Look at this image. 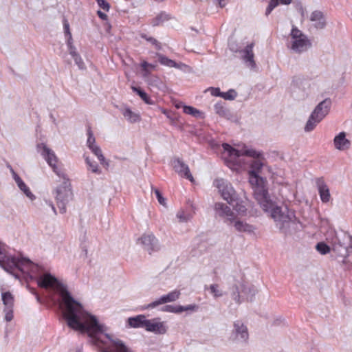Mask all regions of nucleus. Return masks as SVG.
Masks as SVG:
<instances>
[{
    "instance_id": "nucleus-33",
    "label": "nucleus",
    "mask_w": 352,
    "mask_h": 352,
    "mask_svg": "<svg viewBox=\"0 0 352 352\" xmlns=\"http://www.w3.org/2000/svg\"><path fill=\"white\" fill-rule=\"evenodd\" d=\"M210 292L214 297H220L223 295L222 292L219 289L217 284L211 285L210 287Z\"/></svg>"
},
{
    "instance_id": "nucleus-55",
    "label": "nucleus",
    "mask_w": 352,
    "mask_h": 352,
    "mask_svg": "<svg viewBox=\"0 0 352 352\" xmlns=\"http://www.w3.org/2000/svg\"><path fill=\"white\" fill-rule=\"evenodd\" d=\"M218 1H219V6H220L221 8H223V7H224V6H225V4H226V3H225V2H224V1H225V0H218Z\"/></svg>"
},
{
    "instance_id": "nucleus-36",
    "label": "nucleus",
    "mask_w": 352,
    "mask_h": 352,
    "mask_svg": "<svg viewBox=\"0 0 352 352\" xmlns=\"http://www.w3.org/2000/svg\"><path fill=\"white\" fill-rule=\"evenodd\" d=\"M85 161H86V163L88 164V166H89L91 170L93 173H100V171L98 169V166L96 162H91V160L89 159V157H86Z\"/></svg>"
},
{
    "instance_id": "nucleus-10",
    "label": "nucleus",
    "mask_w": 352,
    "mask_h": 352,
    "mask_svg": "<svg viewBox=\"0 0 352 352\" xmlns=\"http://www.w3.org/2000/svg\"><path fill=\"white\" fill-rule=\"evenodd\" d=\"M181 295L179 290H174L170 292H169L166 295H164L161 296L159 299L157 300L148 304L146 308L147 309H153L160 305L174 302L177 300Z\"/></svg>"
},
{
    "instance_id": "nucleus-18",
    "label": "nucleus",
    "mask_w": 352,
    "mask_h": 352,
    "mask_svg": "<svg viewBox=\"0 0 352 352\" xmlns=\"http://www.w3.org/2000/svg\"><path fill=\"white\" fill-rule=\"evenodd\" d=\"M229 224L233 225L236 230L241 232L251 233L254 230V228L252 225H250L243 221H240L237 216L235 217V219L232 223H230Z\"/></svg>"
},
{
    "instance_id": "nucleus-39",
    "label": "nucleus",
    "mask_w": 352,
    "mask_h": 352,
    "mask_svg": "<svg viewBox=\"0 0 352 352\" xmlns=\"http://www.w3.org/2000/svg\"><path fill=\"white\" fill-rule=\"evenodd\" d=\"M179 308L182 309V312L184 311H197L198 309V306L195 304L188 305L187 306H182L179 305Z\"/></svg>"
},
{
    "instance_id": "nucleus-26",
    "label": "nucleus",
    "mask_w": 352,
    "mask_h": 352,
    "mask_svg": "<svg viewBox=\"0 0 352 352\" xmlns=\"http://www.w3.org/2000/svg\"><path fill=\"white\" fill-rule=\"evenodd\" d=\"M234 207V209L237 212V215L239 216H245L246 213V208L243 204L242 201H239L238 199L234 203V205H232Z\"/></svg>"
},
{
    "instance_id": "nucleus-7",
    "label": "nucleus",
    "mask_w": 352,
    "mask_h": 352,
    "mask_svg": "<svg viewBox=\"0 0 352 352\" xmlns=\"http://www.w3.org/2000/svg\"><path fill=\"white\" fill-rule=\"evenodd\" d=\"M215 186L219 189L222 198L230 205H234L237 200V194L232 184L223 179H217L214 181Z\"/></svg>"
},
{
    "instance_id": "nucleus-30",
    "label": "nucleus",
    "mask_w": 352,
    "mask_h": 352,
    "mask_svg": "<svg viewBox=\"0 0 352 352\" xmlns=\"http://www.w3.org/2000/svg\"><path fill=\"white\" fill-rule=\"evenodd\" d=\"M316 250L322 254H326L330 252V248L322 242L318 243L316 245Z\"/></svg>"
},
{
    "instance_id": "nucleus-58",
    "label": "nucleus",
    "mask_w": 352,
    "mask_h": 352,
    "mask_svg": "<svg viewBox=\"0 0 352 352\" xmlns=\"http://www.w3.org/2000/svg\"><path fill=\"white\" fill-rule=\"evenodd\" d=\"M162 112H163L164 113H166V110H165V109L162 110Z\"/></svg>"
},
{
    "instance_id": "nucleus-32",
    "label": "nucleus",
    "mask_w": 352,
    "mask_h": 352,
    "mask_svg": "<svg viewBox=\"0 0 352 352\" xmlns=\"http://www.w3.org/2000/svg\"><path fill=\"white\" fill-rule=\"evenodd\" d=\"M279 4V0H270L266 9L265 14L269 15L271 12Z\"/></svg>"
},
{
    "instance_id": "nucleus-2",
    "label": "nucleus",
    "mask_w": 352,
    "mask_h": 352,
    "mask_svg": "<svg viewBox=\"0 0 352 352\" xmlns=\"http://www.w3.org/2000/svg\"><path fill=\"white\" fill-rule=\"evenodd\" d=\"M37 282L40 287L52 288L60 293L63 317L70 328L82 333H87L96 346V340H103L102 333L104 327L98 322L94 316L84 310L82 305L72 297L67 289L55 277L45 274L41 276Z\"/></svg>"
},
{
    "instance_id": "nucleus-21",
    "label": "nucleus",
    "mask_w": 352,
    "mask_h": 352,
    "mask_svg": "<svg viewBox=\"0 0 352 352\" xmlns=\"http://www.w3.org/2000/svg\"><path fill=\"white\" fill-rule=\"evenodd\" d=\"M234 327L236 336H240L243 340L248 338V329L241 321L235 322Z\"/></svg>"
},
{
    "instance_id": "nucleus-4",
    "label": "nucleus",
    "mask_w": 352,
    "mask_h": 352,
    "mask_svg": "<svg viewBox=\"0 0 352 352\" xmlns=\"http://www.w3.org/2000/svg\"><path fill=\"white\" fill-rule=\"evenodd\" d=\"M331 103L329 99H325L315 108L305 125L306 131L309 132L314 130L317 124L328 114Z\"/></svg>"
},
{
    "instance_id": "nucleus-14",
    "label": "nucleus",
    "mask_w": 352,
    "mask_h": 352,
    "mask_svg": "<svg viewBox=\"0 0 352 352\" xmlns=\"http://www.w3.org/2000/svg\"><path fill=\"white\" fill-rule=\"evenodd\" d=\"M43 154L45 156L46 161L48 164L52 168L53 170L58 175L60 176V174L63 173L58 170V168L56 165L58 162L57 157L54 155V153L46 146L43 147Z\"/></svg>"
},
{
    "instance_id": "nucleus-16",
    "label": "nucleus",
    "mask_w": 352,
    "mask_h": 352,
    "mask_svg": "<svg viewBox=\"0 0 352 352\" xmlns=\"http://www.w3.org/2000/svg\"><path fill=\"white\" fill-rule=\"evenodd\" d=\"M334 146L336 148L340 151H344L349 148L351 146L350 141L346 138V133L340 132L336 135L333 140Z\"/></svg>"
},
{
    "instance_id": "nucleus-44",
    "label": "nucleus",
    "mask_w": 352,
    "mask_h": 352,
    "mask_svg": "<svg viewBox=\"0 0 352 352\" xmlns=\"http://www.w3.org/2000/svg\"><path fill=\"white\" fill-rule=\"evenodd\" d=\"M177 217L181 221H186L191 218V216L186 217L184 211H180L177 213Z\"/></svg>"
},
{
    "instance_id": "nucleus-45",
    "label": "nucleus",
    "mask_w": 352,
    "mask_h": 352,
    "mask_svg": "<svg viewBox=\"0 0 352 352\" xmlns=\"http://www.w3.org/2000/svg\"><path fill=\"white\" fill-rule=\"evenodd\" d=\"M140 67L142 71L144 72L146 74H148L150 73V71L148 69V63L146 60H144L141 63Z\"/></svg>"
},
{
    "instance_id": "nucleus-57",
    "label": "nucleus",
    "mask_w": 352,
    "mask_h": 352,
    "mask_svg": "<svg viewBox=\"0 0 352 352\" xmlns=\"http://www.w3.org/2000/svg\"><path fill=\"white\" fill-rule=\"evenodd\" d=\"M52 210L56 212L55 208H54V206L53 205H52Z\"/></svg>"
},
{
    "instance_id": "nucleus-52",
    "label": "nucleus",
    "mask_w": 352,
    "mask_h": 352,
    "mask_svg": "<svg viewBox=\"0 0 352 352\" xmlns=\"http://www.w3.org/2000/svg\"><path fill=\"white\" fill-rule=\"evenodd\" d=\"M14 179L16 182V183L17 184V185L19 186V184H21L22 183L23 181L21 179V178L17 175L15 173H14Z\"/></svg>"
},
{
    "instance_id": "nucleus-38",
    "label": "nucleus",
    "mask_w": 352,
    "mask_h": 352,
    "mask_svg": "<svg viewBox=\"0 0 352 352\" xmlns=\"http://www.w3.org/2000/svg\"><path fill=\"white\" fill-rule=\"evenodd\" d=\"M63 28H64V32H65V35L69 36V42L72 39V34L70 32L69 25L68 23V21L65 19H64V20H63Z\"/></svg>"
},
{
    "instance_id": "nucleus-41",
    "label": "nucleus",
    "mask_w": 352,
    "mask_h": 352,
    "mask_svg": "<svg viewBox=\"0 0 352 352\" xmlns=\"http://www.w3.org/2000/svg\"><path fill=\"white\" fill-rule=\"evenodd\" d=\"M4 311L6 313V314H5L6 320L8 322L11 321L13 318L12 308H5Z\"/></svg>"
},
{
    "instance_id": "nucleus-43",
    "label": "nucleus",
    "mask_w": 352,
    "mask_h": 352,
    "mask_svg": "<svg viewBox=\"0 0 352 352\" xmlns=\"http://www.w3.org/2000/svg\"><path fill=\"white\" fill-rule=\"evenodd\" d=\"M208 89L210 91L212 96L222 98L223 92H221L219 88L210 87Z\"/></svg>"
},
{
    "instance_id": "nucleus-25",
    "label": "nucleus",
    "mask_w": 352,
    "mask_h": 352,
    "mask_svg": "<svg viewBox=\"0 0 352 352\" xmlns=\"http://www.w3.org/2000/svg\"><path fill=\"white\" fill-rule=\"evenodd\" d=\"M2 300L6 308H13L14 297L9 292L2 294Z\"/></svg>"
},
{
    "instance_id": "nucleus-15",
    "label": "nucleus",
    "mask_w": 352,
    "mask_h": 352,
    "mask_svg": "<svg viewBox=\"0 0 352 352\" xmlns=\"http://www.w3.org/2000/svg\"><path fill=\"white\" fill-rule=\"evenodd\" d=\"M309 20L316 29H323L326 25V20L323 13L319 10L312 12Z\"/></svg>"
},
{
    "instance_id": "nucleus-54",
    "label": "nucleus",
    "mask_w": 352,
    "mask_h": 352,
    "mask_svg": "<svg viewBox=\"0 0 352 352\" xmlns=\"http://www.w3.org/2000/svg\"><path fill=\"white\" fill-rule=\"evenodd\" d=\"M292 0H280V3L282 4L288 5L291 3Z\"/></svg>"
},
{
    "instance_id": "nucleus-50",
    "label": "nucleus",
    "mask_w": 352,
    "mask_h": 352,
    "mask_svg": "<svg viewBox=\"0 0 352 352\" xmlns=\"http://www.w3.org/2000/svg\"><path fill=\"white\" fill-rule=\"evenodd\" d=\"M23 192L32 199H33V197H34V195L31 192L28 187H27V188L24 190Z\"/></svg>"
},
{
    "instance_id": "nucleus-20",
    "label": "nucleus",
    "mask_w": 352,
    "mask_h": 352,
    "mask_svg": "<svg viewBox=\"0 0 352 352\" xmlns=\"http://www.w3.org/2000/svg\"><path fill=\"white\" fill-rule=\"evenodd\" d=\"M254 44L253 43L248 45L244 50L242 51L243 53V58L245 62L249 63L250 65L252 67H254L256 66L255 61L254 60V52L253 47Z\"/></svg>"
},
{
    "instance_id": "nucleus-35",
    "label": "nucleus",
    "mask_w": 352,
    "mask_h": 352,
    "mask_svg": "<svg viewBox=\"0 0 352 352\" xmlns=\"http://www.w3.org/2000/svg\"><path fill=\"white\" fill-rule=\"evenodd\" d=\"M87 135H88V138H87V144L88 147L89 148L92 146H94V143H95V138L94 136V134L92 133L91 127H89L87 129Z\"/></svg>"
},
{
    "instance_id": "nucleus-42",
    "label": "nucleus",
    "mask_w": 352,
    "mask_h": 352,
    "mask_svg": "<svg viewBox=\"0 0 352 352\" xmlns=\"http://www.w3.org/2000/svg\"><path fill=\"white\" fill-rule=\"evenodd\" d=\"M71 54L74 57L76 63L78 65L79 67L82 68L83 65V61L82 60L80 56L75 52H71Z\"/></svg>"
},
{
    "instance_id": "nucleus-13",
    "label": "nucleus",
    "mask_w": 352,
    "mask_h": 352,
    "mask_svg": "<svg viewBox=\"0 0 352 352\" xmlns=\"http://www.w3.org/2000/svg\"><path fill=\"white\" fill-rule=\"evenodd\" d=\"M316 184L318 190V193L321 201L323 203H327L330 201L331 195L328 186L326 184L323 177L317 178Z\"/></svg>"
},
{
    "instance_id": "nucleus-1",
    "label": "nucleus",
    "mask_w": 352,
    "mask_h": 352,
    "mask_svg": "<svg viewBox=\"0 0 352 352\" xmlns=\"http://www.w3.org/2000/svg\"><path fill=\"white\" fill-rule=\"evenodd\" d=\"M222 146L224 151L223 155L226 163L230 168L236 169L238 167L242 166L240 159L241 156L246 155L254 159L251 162V169L249 170L248 175L249 182L254 189L255 199L265 212H270L271 217L275 221L281 223L283 226L291 221L294 217V212L287 208L282 209L280 207L275 206L270 199L266 186L267 181L260 176L261 169L264 165V158L262 153L252 148L239 151L226 143L223 144Z\"/></svg>"
},
{
    "instance_id": "nucleus-17",
    "label": "nucleus",
    "mask_w": 352,
    "mask_h": 352,
    "mask_svg": "<svg viewBox=\"0 0 352 352\" xmlns=\"http://www.w3.org/2000/svg\"><path fill=\"white\" fill-rule=\"evenodd\" d=\"M148 319L146 316L140 314L135 317H130L127 320V324L132 328H144L146 329Z\"/></svg>"
},
{
    "instance_id": "nucleus-51",
    "label": "nucleus",
    "mask_w": 352,
    "mask_h": 352,
    "mask_svg": "<svg viewBox=\"0 0 352 352\" xmlns=\"http://www.w3.org/2000/svg\"><path fill=\"white\" fill-rule=\"evenodd\" d=\"M97 14L102 20H107V15L105 13H104L102 11H100V10H98L97 12Z\"/></svg>"
},
{
    "instance_id": "nucleus-53",
    "label": "nucleus",
    "mask_w": 352,
    "mask_h": 352,
    "mask_svg": "<svg viewBox=\"0 0 352 352\" xmlns=\"http://www.w3.org/2000/svg\"><path fill=\"white\" fill-rule=\"evenodd\" d=\"M18 186L20 188V190H21L22 191L25 190L27 188V187H28L27 185L24 183V182H23L21 184H19Z\"/></svg>"
},
{
    "instance_id": "nucleus-47",
    "label": "nucleus",
    "mask_w": 352,
    "mask_h": 352,
    "mask_svg": "<svg viewBox=\"0 0 352 352\" xmlns=\"http://www.w3.org/2000/svg\"><path fill=\"white\" fill-rule=\"evenodd\" d=\"M98 160L100 161V164L103 165L104 166H108L109 163L106 161L105 157L103 156L102 153H101L97 156Z\"/></svg>"
},
{
    "instance_id": "nucleus-9",
    "label": "nucleus",
    "mask_w": 352,
    "mask_h": 352,
    "mask_svg": "<svg viewBox=\"0 0 352 352\" xmlns=\"http://www.w3.org/2000/svg\"><path fill=\"white\" fill-rule=\"evenodd\" d=\"M214 210L219 217L226 219V221L228 224L230 223H232V221L235 219L236 215L234 212L228 206L223 203H216L214 205Z\"/></svg>"
},
{
    "instance_id": "nucleus-6",
    "label": "nucleus",
    "mask_w": 352,
    "mask_h": 352,
    "mask_svg": "<svg viewBox=\"0 0 352 352\" xmlns=\"http://www.w3.org/2000/svg\"><path fill=\"white\" fill-rule=\"evenodd\" d=\"M292 44L291 49L297 53L306 51L311 43L307 37L296 27H294L291 31Z\"/></svg>"
},
{
    "instance_id": "nucleus-46",
    "label": "nucleus",
    "mask_w": 352,
    "mask_h": 352,
    "mask_svg": "<svg viewBox=\"0 0 352 352\" xmlns=\"http://www.w3.org/2000/svg\"><path fill=\"white\" fill-rule=\"evenodd\" d=\"M98 160L100 161V164L103 165L104 166H108L109 163L106 161L105 157L103 156L102 153H101L97 156Z\"/></svg>"
},
{
    "instance_id": "nucleus-37",
    "label": "nucleus",
    "mask_w": 352,
    "mask_h": 352,
    "mask_svg": "<svg viewBox=\"0 0 352 352\" xmlns=\"http://www.w3.org/2000/svg\"><path fill=\"white\" fill-rule=\"evenodd\" d=\"M236 96V93L234 90L230 89L227 92H223L222 98L226 100H233Z\"/></svg>"
},
{
    "instance_id": "nucleus-3",
    "label": "nucleus",
    "mask_w": 352,
    "mask_h": 352,
    "mask_svg": "<svg viewBox=\"0 0 352 352\" xmlns=\"http://www.w3.org/2000/svg\"><path fill=\"white\" fill-rule=\"evenodd\" d=\"M59 177L62 178L63 181L61 182V184L55 190V198L57 206L60 209V212L64 213L66 211V204L72 193L69 179L65 177L64 173L60 174Z\"/></svg>"
},
{
    "instance_id": "nucleus-56",
    "label": "nucleus",
    "mask_w": 352,
    "mask_h": 352,
    "mask_svg": "<svg viewBox=\"0 0 352 352\" xmlns=\"http://www.w3.org/2000/svg\"><path fill=\"white\" fill-rule=\"evenodd\" d=\"M155 68V65L148 63V69H154Z\"/></svg>"
},
{
    "instance_id": "nucleus-31",
    "label": "nucleus",
    "mask_w": 352,
    "mask_h": 352,
    "mask_svg": "<svg viewBox=\"0 0 352 352\" xmlns=\"http://www.w3.org/2000/svg\"><path fill=\"white\" fill-rule=\"evenodd\" d=\"M162 311L170 313L180 314L182 313V309L179 308V305H166L163 307Z\"/></svg>"
},
{
    "instance_id": "nucleus-23",
    "label": "nucleus",
    "mask_w": 352,
    "mask_h": 352,
    "mask_svg": "<svg viewBox=\"0 0 352 352\" xmlns=\"http://www.w3.org/2000/svg\"><path fill=\"white\" fill-rule=\"evenodd\" d=\"M122 114L124 117L131 123L137 122L140 120V116L138 113L132 111L129 108L125 109L123 111Z\"/></svg>"
},
{
    "instance_id": "nucleus-19",
    "label": "nucleus",
    "mask_w": 352,
    "mask_h": 352,
    "mask_svg": "<svg viewBox=\"0 0 352 352\" xmlns=\"http://www.w3.org/2000/svg\"><path fill=\"white\" fill-rule=\"evenodd\" d=\"M12 265L10 267H14L23 272L28 273L29 268L32 265V262L28 259L17 260L16 258L12 259Z\"/></svg>"
},
{
    "instance_id": "nucleus-34",
    "label": "nucleus",
    "mask_w": 352,
    "mask_h": 352,
    "mask_svg": "<svg viewBox=\"0 0 352 352\" xmlns=\"http://www.w3.org/2000/svg\"><path fill=\"white\" fill-rule=\"evenodd\" d=\"M152 191L155 193L158 202L161 205L165 206L166 205V199L163 197L160 191L157 188H152Z\"/></svg>"
},
{
    "instance_id": "nucleus-48",
    "label": "nucleus",
    "mask_w": 352,
    "mask_h": 352,
    "mask_svg": "<svg viewBox=\"0 0 352 352\" xmlns=\"http://www.w3.org/2000/svg\"><path fill=\"white\" fill-rule=\"evenodd\" d=\"M89 148L96 156L102 153L101 149L96 145L89 147Z\"/></svg>"
},
{
    "instance_id": "nucleus-24",
    "label": "nucleus",
    "mask_w": 352,
    "mask_h": 352,
    "mask_svg": "<svg viewBox=\"0 0 352 352\" xmlns=\"http://www.w3.org/2000/svg\"><path fill=\"white\" fill-rule=\"evenodd\" d=\"M133 91L141 98V99L148 104H153V100L150 98V96L143 90H142L140 87H132Z\"/></svg>"
},
{
    "instance_id": "nucleus-22",
    "label": "nucleus",
    "mask_w": 352,
    "mask_h": 352,
    "mask_svg": "<svg viewBox=\"0 0 352 352\" xmlns=\"http://www.w3.org/2000/svg\"><path fill=\"white\" fill-rule=\"evenodd\" d=\"M156 56L158 58V60L160 63V64L169 67H179L178 64L174 61L173 60H171L168 58V57L165 56L164 55L157 53Z\"/></svg>"
},
{
    "instance_id": "nucleus-8",
    "label": "nucleus",
    "mask_w": 352,
    "mask_h": 352,
    "mask_svg": "<svg viewBox=\"0 0 352 352\" xmlns=\"http://www.w3.org/2000/svg\"><path fill=\"white\" fill-rule=\"evenodd\" d=\"M139 241L150 254L153 252L159 250L158 240L152 233L142 234Z\"/></svg>"
},
{
    "instance_id": "nucleus-40",
    "label": "nucleus",
    "mask_w": 352,
    "mask_h": 352,
    "mask_svg": "<svg viewBox=\"0 0 352 352\" xmlns=\"http://www.w3.org/2000/svg\"><path fill=\"white\" fill-rule=\"evenodd\" d=\"M96 1L100 8L105 11H109L110 5L106 0H96Z\"/></svg>"
},
{
    "instance_id": "nucleus-49",
    "label": "nucleus",
    "mask_w": 352,
    "mask_h": 352,
    "mask_svg": "<svg viewBox=\"0 0 352 352\" xmlns=\"http://www.w3.org/2000/svg\"><path fill=\"white\" fill-rule=\"evenodd\" d=\"M23 192L32 199H33V197H34V195L31 192L28 187H27V188L24 190Z\"/></svg>"
},
{
    "instance_id": "nucleus-28",
    "label": "nucleus",
    "mask_w": 352,
    "mask_h": 352,
    "mask_svg": "<svg viewBox=\"0 0 352 352\" xmlns=\"http://www.w3.org/2000/svg\"><path fill=\"white\" fill-rule=\"evenodd\" d=\"M183 111L185 113L195 117H198L201 114V112L198 109L191 106H184Z\"/></svg>"
},
{
    "instance_id": "nucleus-11",
    "label": "nucleus",
    "mask_w": 352,
    "mask_h": 352,
    "mask_svg": "<svg viewBox=\"0 0 352 352\" xmlns=\"http://www.w3.org/2000/svg\"><path fill=\"white\" fill-rule=\"evenodd\" d=\"M173 168L182 177H184L191 182H194L195 179L190 173L189 167L183 161L176 159L173 161Z\"/></svg>"
},
{
    "instance_id": "nucleus-29",
    "label": "nucleus",
    "mask_w": 352,
    "mask_h": 352,
    "mask_svg": "<svg viewBox=\"0 0 352 352\" xmlns=\"http://www.w3.org/2000/svg\"><path fill=\"white\" fill-rule=\"evenodd\" d=\"M169 19L168 16L166 14L161 13L158 16H156L153 21V25L156 26L161 24L164 21H166Z\"/></svg>"
},
{
    "instance_id": "nucleus-12",
    "label": "nucleus",
    "mask_w": 352,
    "mask_h": 352,
    "mask_svg": "<svg viewBox=\"0 0 352 352\" xmlns=\"http://www.w3.org/2000/svg\"><path fill=\"white\" fill-rule=\"evenodd\" d=\"M145 330L156 334H164L167 328L164 322H161L160 318H155L148 320Z\"/></svg>"
},
{
    "instance_id": "nucleus-5",
    "label": "nucleus",
    "mask_w": 352,
    "mask_h": 352,
    "mask_svg": "<svg viewBox=\"0 0 352 352\" xmlns=\"http://www.w3.org/2000/svg\"><path fill=\"white\" fill-rule=\"evenodd\" d=\"M104 336L109 342L104 340H96V346L100 352H132L120 340L112 339L109 334H104Z\"/></svg>"
},
{
    "instance_id": "nucleus-27",
    "label": "nucleus",
    "mask_w": 352,
    "mask_h": 352,
    "mask_svg": "<svg viewBox=\"0 0 352 352\" xmlns=\"http://www.w3.org/2000/svg\"><path fill=\"white\" fill-rule=\"evenodd\" d=\"M141 37L144 38L146 41L150 42L153 45L155 46V49L157 50H160L162 49L161 43L155 38L151 36H148L146 34H141Z\"/></svg>"
}]
</instances>
